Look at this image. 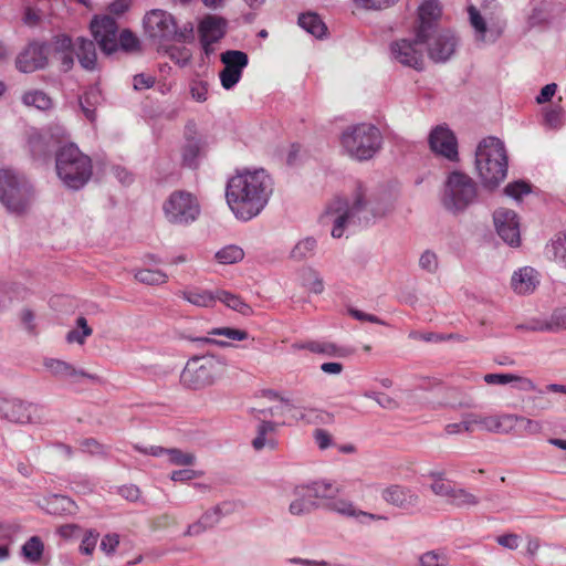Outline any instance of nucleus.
<instances>
[{
	"label": "nucleus",
	"instance_id": "obj_16",
	"mask_svg": "<svg viewBox=\"0 0 566 566\" xmlns=\"http://www.w3.org/2000/svg\"><path fill=\"white\" fill-rule=\"evenodd\" d=\"M429 57L434 62H447L455 52L458 39L451 30H440L424 42Z\"/></svg>",
	"mask_w": 566,
	"mask_h": 566
},
{
	"label": "nucleus",
	"instance_id": "obj_4",
	"mask_svg": "<svg viewBox=\"0 0 566 566\" xmlns=\"http://www.w3.org/2000/svg\"><path fill=\"white\" fill-rule=\"evenodd\" d=\"M55 170L65 187L78 190L93 175L92 159L74 143H67L56 149Z\"/></svg>",
	"mask_w": 566,
	"mask_h": 566
},
{
	"label": "nucleus",
	"instance_id": "obj_34",
	"mask_svg": "<svg viewBox=\"0 0 566 566\" xmlns=\"http://www.w3.org/2000/svg\"><path fill=\"white\" fill-rule=\"evenodd\" d=\"M440 405L451 408H472L473 399L458 388H446Z\"/></svg>",
	"mask_w": 566,
	"mask_h": 566
},
{
	"label": "nucleus",
	"instance_id": "obj_5",
	"mask_svg": "<svg viewBox=\"0 0 566 566\" xmlns=\"http://www.w3.org/2000/svg\"><path fill=\"white\" fill-rule=\"evenodd\" d=\"M90 30L99 50L107 56L117 52L119 48L126 52L138 49L137 36L128 29L118 34V24L111 15L94 17Z\"/></svg>",
	"mask_w": 566,
	"mask_h": 566
},
{
	"label": "nucleus",
	"instance_id": "obj_7",
	"mask_svg": "<svg viewBox=\"0 0 566 566\" xmlns=\"http://www.w3.org/2000/svg\"><path fill=\"white\" fill-rule=\"evenodd\" d=\"M381 134L371 124H358L345 129L340 143L345 151L354 159L368 160L381 147Z\"/></svg>",
	"mask_w": 566,
	"mask_h": 566
},
{
	"label": "nucleus",
	"instance_id": "obj_30",
	"mask_svg": "<svg viewBox=\"0 0 566 566\" xmlns=\"http://www.w3.org/2000/svg\"><path fill=\"white\" fill-rule=\"evenodd\" d=\"M295 500L291 502L289 511L293 515L308 514L318 507L314 501L315 497H310L311 491L306 485H298L294 489Z\"/></svg>",
	"mask_w": 566,
	"mask_h": 566
},
{
	"label": "nucleus",
	"instance_id": "obj_6",
	"mask_svg": "<svg viewBox=\"0 0 566 566\" xmlns=\"http://www.w3.org/2000/svg\"><path fill=\"white\" fill-rule=\"evenodd\" d=\"M34 191L29 180L10 168L0 169V202L12 213H23L33 201Z\"/></svg>",
	"mask_w": 566,
	"mask_h": 566
},
{
	"label": "nucleus",
	"instance_id": "obj_25",
	"mask_svg": "<svg viewBox=\"0 0 566 566\" xmlns=\"http://www.w3.org/2000/svg\"><path fill=\"white\" fill-rule=\"evenodd\" d=\"M95 40L78 36L74 42V54L81 66L86 71H94L97 64Z\"/></svg>",
	"mask_w": 566,
	"mask_h": 566
},
{
	"label": "nucleus",
	"instance_id": "obj_17",
	"mask_svg": "<svg viewBox=\"0 0 566 566\" xmlns=\"http://www.w3.org/2000/svg\"><path fill=\"white\" fill-rule=\"evenodd\" d=\"M493 220L501 239L510 247H518L521 235L517 214L513 210L500 208L494 212Z\"/></svg>",
	"mask_w": 566,
	"mask_h": 566
},
{
	"label": "nucleus",
	"instance_id": "obj_64",
	"mask_svg": "<svg viewBox=\"0 0 566 566\" xmlns=\"http://www.w3.org/2000/svg\"><path fill=\"white\" fill-rule=\"evenodd\" d=\"M133 81H134V88L136 91L148 90V88L153 87L155 84V77L149 74H145V73L136 74L134 76Z\"/></svg>",
	"mask_w": 566,
	"mask_h": 566
},
{
	"label": "nucleus",
	"instance_id": "obj_31",
	"mask_svg": "<svg viewBox=\"0 0 566 566\" xmlns=\"http://www.w3.org/2000/svg\"><path fill=\"white\" fill-rule=\"evenodd\" d=\"M327 509L337 512L344 516L350 517H367L373 521L387 520L386 516L364 512L354 506V504L346 500H334L326 504Z\"/></svg>",
	"mask_w": 566,
	"mask_h": 566
},
{
	"label": "nucleus",
	"instance_id": "obj_29",
	"mask_svg": "<svg viewBox=\"0 0 566 566\" xmlns=\"http://www.w3.org/2000/svg\"><path fill=\"white\" fill-rule=\"evenodd\" d=\"M470 23L475 31V40L482 43H493L500 36V30L489 29L484 18L473 6L469 7Z\"/></svg>",
	"mask_w": 566,
	"mask_h": 566
},
{
	"label": "nucleus",
	"instance_id": "obj_55",
	"mask_svg": "<svg viewBox=\"0 0 566 566\" xmlns=\"http://www.w3.org/2000/svg\"><path fill=\"white\" fill-rule=\"evenodd\" d=\"M552 249L555 260L566 266V231L553 241Z\"/></svg>",
	"mask_w": 566,
	"mask_h": 566
},
{
	"label": "nucleus",
	"instance_id": "obj_52",
	"mask_svg": "<svg viewBox=\"0 0 566 566\" xmlns=\"http://www.w3.org/2000/svg\"><path fill=\"white\" fill-rule=\"evenodd\" d=\"M545 322L549 332L566 329V307L555 310L549 319Z\"/></svg>",
	"mask_w": 566,
	"mask_h": 566
},
{
	"label": "nucleus",
	"instance_id": "obj_32",
	"mask_svg": "<svg viewBox=\"0 0 566 566\" xmlns=\"http://www.w3.org/2000/svg\"><path fill=\"white\" fill-rule=\"evenodd\" d=\"M514 415L489 416L474 420L491 432H509L514 428Z\"/></svg>",
	"mask_w": 566,
	"mask_h": 566
},
{
	"label": "nucleus",
	"instance_id": "obj_63",
	"mask_svg": "<svg viewBox=\"0 0 566 566\" xmlns=\"http://www.w3.org/2000/svg\"><path fill=\"white\" fill-rule=\"evenodd\" d=\"M20 321L28 333H35V314L33 311L30 308H23L20 313Z\"/></svg>",
	"mask_w": 566,
	"mask_h": 566
},
{
	"label": "nucleus",
	"instance_id": "obj_46",
	"mask_svg": "<svg viewBox=\"0 0 566 566\" xmlns=\"http://www.w3.org/2000/svg\"><path fill=\"white\" fill-rule=\"evenodd\" d=\"M307 486L312 493L310 494V497L315 499H334V496L339 492L337 486L326 481H316Z\"/></svg>",
	"mask_w": 566,
	"mask_h": 566
},
{
	"label": "nucleus",
	"instance_id": "obj_51",
	"mask_svg": "<svg viewBox=\"0 0 566 566\" xmlns=\"http://www.w3.org/2000/svg\"><path fill=\"white\" fill-rule=\"evenodd\" d=\"M420 566H446L448 558L443 552L429 551L419 557Z\"/></svg>",
	"mask_w": 566,
	"mask_h": 566
},
{
	"label": "nucleus",
	"instance_id": "obj_11",
	"mask_svg": "<svg viewBox=\"0 0 566 566\" xmlns=\"http://www.w3.org/2000/svg\"><path fill=\"white\" fill-rule=\"evenodd\" d=\"M426 41H418V32L415 31L413 39H398L389 45V56L391 61L403 66L421 71L424 65V55L422 45Z\"/></svg>",
	"mask_w": 566,
	"mask_h": 566
},
{
	"label": "nucleus",
	"instance_id": "obj_27",
	"mask_svg": "<svg viewBox=\"0 0 566 566\" xmlns=\"http://www.w3.org/2000/svg\"><path fill=\"white\" fill-rule=\"evenodd\" d=\"M279 423L261 420L256 427V436L252 440L251 444L255 451H261L264 448H269L270 450H274L277 447V441L274 438V434L277 430Z\"/></svg>",
	"mask_w": 566,
	"mask_h": 566
},
{
	"label": "nucleus",
	"instance_id": "obj_15",
	"mask_svg": "<svg viewBox=\"0 0 566 566\" xmlns=\"http://www.w3.org/2000/svg\"><path fill=\"white\" fill-rule=\"evenodd\" d=\"M430 149L450 161L459 160L458 140L454 133L447 125L436 126L429 134Z\"/></svg>",
	"mask_w": 566,
	"mask_h": 566
},
{
	"label": "nucleus",
	"instance_id": "obj_60",
	"mask_svg": "<svg viewBox=\"0 0 566 566\" xmlns=\"http://www.w3.org/2000/svg\"><path fill=\"white\" fill-rule=\"evenodd\" d=\"M169 56L180 66L187 65L191 60V53L187 48L172 46L168 51Z\"/></svg>",
	"mask_w": 566,
	"mask_h": 566
},
{
	"label": "nucleus",
	"instance_id": "obj_45",
	"mask_svg": "<svg viewBox=\"0 0 566 566\" xmlns=\"http://www.w3.org/2000/svg\"><path fill=\"white\" fill-rule=\"evenodd\" d=\"M135 279L147 285H160L167 282L168 275L160 270L143 269L135 273Z\"/></svg>",
	"mask_w": 566,
	"mask_h": 566
},
{
	"label": "nucleus",
	"instance_id": "obj_22",
	"mask_svg": "<svg viewBox=\"0 0 566 566\" xmlns=\"http://www.w3.org/2000/svg\"><path fill=\"white\" fill-rule=\"evenodd\" d=\"M43 366L51 373L52 376L60 379H74L77 377H84L94 381H98L99 377L94 374H88L83 369H76L72 364L55 359V358H45L43 361Z\"/></svg>",
	"mask_w": 566,
	"mask_h": 566
},
{
	"label": "nucleus",
	"instance_id": "obj_40",
	"mask_svg": "<svg viewBox=\"0 0 566 566\" xmlns=\"http://www.w3.org/2000/svg\"><path fill=\"white\" fill-rule=\"evenodd\" d=\"M479 499L465 489L454 488L448 503L458 509H469L479 504Z\"/></svg>",
	"mask_w": 566,
	"mask_h": 566
},
{
	"label": "nucleus",
	"instance_id": "obj_61",
	"mask_svg": "<svg viewBox=\"0 0 566 566\" xmlns=\"http://www.w3.org/2000/svg\"><path fill=\"white\" fill-rule=\"evenodd\" d=\"M97 538H98L97 532L92 531V530L87 531L81 542V545H80L81 553H83L85 555H91L93 553V551L95 549Z\"/></svg>",
	"mask_w": 566,
	"mask_h": 566
},
{
	"label": "nucleus",
	"instance_id": "obj_37",
	"mask_svg": "<svg viewBox=\"0 0 566 566\" xmlns=\"http://www.w3.org/2000/svg\"><path fill=\"white\" fill-rule=\"evenodd\" d=\"M313 353L325 354L327 356L347 357L354 354V349L347 347H337L333 343L310 342L302 346Z\"/></svg>",
	"mask_w": 566,
	"mask_h": 566
},
{
	"label": "nucleus",
	"instance_id": "obj_10",
	"mask_svg": "<svg viewBox=\"0 0 566 566\" xmlns=\"http://www.w3.org/2000/svg\"><path fill=\"white\" fill-rule=\"evenodd\" d=\"M163 210L168 222L186 226L193 222L200 214V206L190 192L174 191L164 202Z\"/></svg>",
	"mask_w": 566,
	"mask_h": 566
},
{
	"label": "nucleus",
	"instance_id": "obj_41",
	"mask_svg": "<svg viewBox=\"0 0 566 566\" xmlns=\"http://www.w3.org/2000/svg\"><path fill=\"white\" fill-rule=\"evenodd\" d=\"M201 151V142L196 138H188L182 150L184 165L189 168H196L198 165V157Z\"/></svg>",
	"mask_w": 566,
	"mask_h": 566
},
{
	"label": "nucleus",
	"instance_id": "obj_23",
	"mask_svg": "<svg viewBox=\"0 0 566 566\" xmlns=\"http://www.w3.org/2000/svg\"><path fill=\"white\" fill-rule=\"evenodd\" d=\"M32 405H28L19 399L1 398L0 418L11 422L27 423L31 420Z\"/></svg>",
	"mask_w": 566,
	"mask_h": 566
},
{
	"label": "nucleus",
	"instance_id": "obj_49",
	"mask_svg": "<svg viewBox=\"0 0 566 566\" xmlns=\"http://www.w3.org/2000/svg\"><path fill=\"white\" fill-rule=\"evenodd\" d=\"M76 325L82 331L72 329L66 334V340L67 343H78L84 344L85 338L91 336L93 333V329L88 326L87 321L84 316H80L76 319Z\"/></svg>",
	"mask_w": 566,
	"mask_h": 566
},
{
	"label": "nucleus",
	"instance_id": "obj_35",
	"mask_svg": "<svg viewBox=\"0 0 566 566\" xmlns=\"http://www.w3.org/2000/svg\"><path fill=\"white\" fill-rule=\"evenodd\" d=\"M484 381L489 385H506L512 381H518L520 388L523 390H534L535 384L528 379L513 374H486L483 377Z\"/></svg>",
	"mask_w": 566,
	"mask_h": 566
},
{
	"label": "nucleus",
	"instance_id": "obj_20",
	"mask_svg": "<svg viewBox=\"0 0 566 566\" xmlns=\"http://www.w3.org/2000/svg\"><path fill=\"white\" fill-rule=\"evenodd\" d=\"M440 17V8L437 0H424L419 7L418 41H429L437 33V20Z\"/></svg>",
	"mask_w": 566,
	"mask_h": 566
},
{
	"label": "nucleus",
	"instance_id": "obj_18",
	"mask_svg": "<svg viewBox=\"0 0 566 566\" xmlns=\"http://www.w3.org/2000/svg\"><path fill=\"white\" fill-rule=\"evenodd\" d=\"M380 495L387 504L405 512H410L420 502L419 495L412 489L400 484L384 488Z\"/></svg>",
	"mask_w": 566,
	"mask_h": 566
},
{
	"label": "nucleus",
	"instance_id": "obj_3",
	"mask_svg": "<svg viewBox=\"0 0 566 566\" xmlns=\"http://www.w3.org/2000/svg\"><path fill=\"white\" fill-rule=\"evenodd\" d=\"M474 164L482 186L489 190L497 188L507 175L504 143L493 136L483 138L476 147Z\"/></svg>",
	"mask_w": 566,
	"mask_h": 566
},
{
	"label": "nucleus",
	"instance_id": "obj_58",
	"mask_svg": "<svg viewBox=\"0 0 566 566\" xmlns=\"http://www.w3.org/2000/svg\"><path fill=\"white\" fill-rule=\"evenodd\" d=\"M419 265L422 270L434 273L438 269L437 254L430 250H426L419 259Z\"/></svg>",
	"mask_w": 566,
	"mask_h": 566
},
{
	"label": "nucleus",
	"instance_id": "obj_50",
	"mask_svg": "<svg viewBox=\"0 0 566 566\" xmlns=\"http://www.w3.org/2000/svg\"><path fill=\"white\" fill-rule=\"evenodd\" d=\"M166 455H168V461L175 465L187 467V465H193L196 462L195 454L189 453V452H184L177 448L167 449Z\"/></svg>",
	"mask_w": 566,
	"mask_h": 566
},
{
	"label": "nucleus",
	"instance_id": "obj_13",
	"mask_svg": "<svg viewBox=\"0 0 566 566\" xmlns=\"http://www.w3.org/2000/svg\"><path fill=\"white\" fill-rule=\"evenodd\" d=\"M48 64L49 45L45 42H30L15 59V66L22 73L43 70Z\"/></svg>",
	"mask_w": 566,
	"mask_h": 566
},
{
	"label": "nucleus",
	"instance_id": "obj_9",
	"mask_svg": "<svg viewBox=\"0 0 566 566\" xmlns=\"http://www.w3.org/2000/svg\"><path fill=\"white\" fill-rule=\"evenodd\" d=\"M224 366V360L213 355L193 356L182 369L180 381L189 389L206 388L216 381Z\"/></svg>",
	"mask_w": 566,
	"mask_h": 566
},
{
	"label": "nucleus",
	"instance_id": "obj_59",
	"mask_svg": "<svg viewBox=\"0 0 566 566\" xmlns=\"http://www.w3.org/2000/svg\"><path fill=\"white\" fill-rule=\"evenodd\" d=\"M514 427L516 424H520L524 431L531 434L539 433L543 429V426L541 422L522 417V416H515L514 415Z\"/></svg>",
	"mask_w": 566,
	"mask_h": 566
},
{
	"label": "nucleus",
	"instance_id": "obj_36",
	"mask_svg": "<svg viewBox=\"0 0 566 566\" xmlns=\"http://www.w3.org/2000/svg\"><path fill=\"white\" fill-rule=\"evenodd\" d=\"M298 25L315 38H322L327 30L322 19L313 12L300 14Z\"/></svg>",
	"mask_w": 566,
	"mask_h": 566
},
{
	"label": "nucleus",
	"instance_id": "obj_43",
	"mask_svg": "<svg viewBox=\"0 0 566 566\" xmlns=\"http://www.w3.org/2000/svg\"><path fill=\"white\" fill-rule=\"evenodd\" d=\"M244 258V251L234 244L227 245L216 253V259L221 264H233Z\"/></svg>",
	"mask_w": 566,
	"mask_h": 566
},
{
	"label": "nucleus",
	"instance_id": "obj_62",
	"mask_svg": "<svg viewBox=\"0 0 566 566\" xmlns=\"http://www.w3.org/2000/svg\"><path fill=\"white\" fill-rule=\"evenodd\" d=\"M545 123L547 126H549L551 128H558L562 126L563 124V109L562 107H556V108H552V109H548L546 113H545Z\"/></svg>",
	"mask_w": 566,
	"mask_h": 566
},
{
	"label": "nucleus",
	"instance_id": "obj_8",
	"mask_svg": "<svg viewBox=\"0 0 566 566\" xmlns=\"http://www.w3.org/2000/svg\"><path fill=\"white\" fill-rule=\"evenodd\" d=\"M476 199L478 185L469 175L458 170L448 175L441 199L448 211L452 213L463 212Z\"/></svg>",
	"mask_w": 566,
	"mask_h": 566
},
{
	"label": "nucleus",
	"instance_id": "obj_21",
	"mask_svg": "<svg viewBox=\"0 0 566 566\" xmlns=\"http://www.w3.org/2000/svg\"><path fill=\"white\" fill-rule=\"evenodd\" d=\"M28 145L32 157L36 160H46L53 151L62 146L51 134L33 130L29 135Z\"/></svg>",
	"mask_w": 566,
	"mask_h": 566
},
{
	"label": "nucleus",
	"instance_id": "obj_28",
	"mask_svg": "<svg viewBox=\"0 0 566 566\" xmlns=\"http://www.w3.org/2000/svg\"><path fill=\"white\" fill-rule=\"evenodd\" d=\"M538 284V273L531 266H524L514 272L511 279L512 289L517 294L532 293Z\"/></svg>",
	"mask_w": 566,
	"mask_h": 566
},
{
	"label": "nucleus",
	"instance_id": "obj_24",
	"mask_svg": "<svg viewBox=\"0 0 566 566\" xmlns=\"http://www.w3.org/2000/svg\"><path fill=\"white\" fill-rule=\"evenodd\" d=\"M200 41H220L227 32V20L218 15H207L198 27Z\"/></svg>",
	"mask_w": 566,
	"mask_h": 566
},
{
	"label": "nucleus",
	"instance_id": "obj_2",
	"mask_svg": "<svg viewBox=\"0 0 566 566\" xmlns=\"http://www.w3.org/2000/svg\"><path fill=\"white\" fill-rule=\"evenodd\" d=\"M386 210L374 205L368 198L367 190L361 184H357L349 201L346 198L337 197L332 200L325 210V222L333 223L332 237L342 238L348 224L368 222L370 218L385 216Z\"/></svg>",
	"mask_w": 566,
	"mask_h": 566
},
{
	"label": "nucleus",
	"instance_id": "obj_12",
	"mask_svg": "<svg viewBox=\"0 0 566 566\" xmlns=\"http://www.w3.org/2000/svg\"><path fill=\"white\" fill-rule=\"evenodd\" d=\"M145 32L158 41H170L176 36V20L165 10L154 9L144 18Z\"/></svg>",
	"mask_w": 566,
	"mask_h": 566
},
{
	"label": "nucleus",
	"instance_id": "obj_48",
	"mask_svg": "<svg viewBox=\"0 0 566 566\" xmlns=\"http://www.w3.org/2000/svg\"><path fill=\"white\" fill-rule=\"evenodd\" d=\"M43 549L44 546L40 537L32 536L22 546V554L30 562H38L42 557Z\"/></svg>",
	"mask_w": 566,
	"mask_h": 566
},
{
	"label": "nucleus",
	"instance_id": "obj_38",
	"mask_svg": "<svg viewBox=\"0 0 566 566\" xmlns=\"http://www.w3.org/2000/svg\"><path fill=\"white\" fill-rule=\"evenodd\" d=\"M216 297L218 301L222 302L228 307L239 312L244 316H249L253 313L252 307L245 302H243L241 297L235 294H232L223 290H218L216 292Z\"/></svg>",
	"mask_w": 566,
	"mask_h": 566
},
{
	"label": "nucleus",
	"instance_id": "obj_54",
	"mask_svg": "<svg viewBox=\"0 0 566 566\" xmlns=\"http://www.w3.org/2000/svg\"><path fill=\"white\" fill-rule=\"evenodd\" d=\"M304 281H305V284L308 286V289L312 292H314L316 294H319L323 292V290H324L323 280L314 269L308 268L305 270Z\"/></svg>",
	"mask_w": 566,
	"mask_h": 566
},
{
	"label": "nucleus",
	"instance_id": "obj_47",
	"mask_svg": "<svg viewBox=\"0 0 566 566\" xmlns=\"http://www.w3.org/2000/svg\"><path fill=\"white\" fill-rule=\"evenodd\" d=\"M182 297L189 303L202 307H208L217 301L216 294L209 291H188L182 293Z\"/></svg>",
	"mask_w": 566,
	"mask_h": 566
},
{
	"label": "nucleus",
	"instance_id": "obj_42",
	"mask_svg": "<svg viewBox=\"0 0 566 566\" xmlns=\"http://www.w3.org/2000/svg\"><path fill=\"white\" fill-rule=\"evenodd\" d=\"M316 240L312 237L298 241L291 251V258L295 261H302L314 255Z\"/></svg>",
	"mask_w": 566,
	"mask_h": 566
},
{
	"label": "nucleus",
	"instance_id": "obj_56",
	"mask_svg": "<svg viewBox=\"0 0 566 566\" xmlns=\"http://www.w3.org/2000/svg\"><path fill=\"white\" fill-rule=\"evenodd\" d=\"M208 334L213 336H226L230 339L235 340H244L249 336L245 331L235 329L231 327L212 328Z\"/></svg>",
	"mask_w": 566,
	"mask_h": 566
},
{
	"label": "nucleus",
	"instance_id": "obj_33",
	"mask_svg": "<svg viewBox=\"0 0 566 566\" xmlns=\"http://www.w3.org/2000/svg\"><path fill=\"white\" fill-rule=\"evenodd\" d=\"M76 510L75 502L65 495H53L46 505L48 513L59 516L73 515Z\"/></svg>",
	"mask_w": 566,
	"mask_h": 566
},
{
	"label": "nucleus",
	"instance_id": "obj_1",
	"mask_svg": "<svg viewBox=\"0 0 566 566\" xmlns=\"http://www.w3.org/2000/svg\"><path fill=\"white\" fill-rule=\"evenodd\" d=\"M272 191V179L264 169L245 170L228 180L226 199L237 219L249 221L265 208Z\"/></svg>",
	"mask_w": 566,
	"mask_h": 566
},
{
	"label": "nucleus",
	"instance_id": "obj_19",
	"mask_svg": "<svg viewBox=\"0 0 566 566\" xmlns=\"http://www.w3.org/2000/svg\"><path fill=\"white\" fill-rule=\"evenodd\" d=\"M235 504L233 502H222L212 509L206 511L200 518L190 524L186 531V535L197 536L214 527L223 516L230 515L234 512Z\"/></svg>",
	"mask_w": 566,
	"mask_h": 566
},
{
	"label": "nucleus",
	"instance_id": "obj_14",
	"mask_svg": "<svg viewBox=\"0 0 566 566\" xmlns=\"http://www.w3.org/2000/svg\"><path fill=\"white\" fill-rule=\"evenodd\" d=\"M220 59L224 64V69L219 74L221 85L224 90H231L240 81L242 72L249 63L248 54L238 50H229L223 52Z\"/></svg>",
	"mask_w": 566,
	"mask_h": 566
},
{
	"label": "nucleus",
	"instance_id": "obj_57",
	"mask_svg": "<svg viewBox=\"0 0 566 566\" xmlns=\"http://www.w3.org/2000/svg\"><path fill=\"white\" fill-rule=\"evenodd\" d=\"M454 488L455 486L451 483V481L447 479L430 484V490L432 493L437 496L446 497L447 501L451 496Z\"/></svg>",
	"mask_w": 566,
	"mask_h": 566
},
{
	"label": "nucleus",
	"instance_id": "obj_39",
	"mask_svg": "<svg viewBox=\"0 0 566 566\" xmlns=\"http://www.w3.org/2000/svg\"><path fill=\"white\" fill-rule=\"evenodd\" d=\"M101 101V93L91 88L86 91L81 97H80V106L82 112L84 113L85 117L91 122L94 123L96 119V105Z\"/></svg>",
	"mask_w": 566,
	"mask_h": 566
},
{
	"label": "nucleus",
	"instance_id": "obj_53",
	"mask_svg": "<svg viewBox=\"0 0 566 566\" xmlns=\"http://www.w3.org/2000/svg\"><path fill=\"white\" fill-rule=\"evenodd\" d=\"M504 192L506 196L512 197L515 200H518L522 195H527L531 192V185L524 180H518L506 185L504 188Z\"/></svg>",
	"mask_w": 566,
	"mask_h": 566
},
{
	"label": "nucleus",
	"instance_id": "obj_26",
	"mask_svg": "<svg viewBox=\"0 0 566 566\" xmlns=\"http://www.w3.org/2000/svg\"><path fill=\"white\" fill-rule=\"evenodd\" d=\"M51 45L55 55L61 60L62 69L69 72L74 66V42L67 34L54 35Z\"/></svg>",
	"mask_w": 566,
	"mask_h": 566
},
{
	"label": "nucleus",
	"instance_id": "obj_44",
	"mask_svg": "<svg viewBox=\"0 0 566 566\" xmlns=\"http://www.w3.org/2000/svg\"><path fill=\"white\" fill-rule=\"evenodd\" d=\"M22 101L28 106H34L38 109L46 111L52 106V99L43 91L27 92Z\"/></svg>",
	"mask_w": 566,
	"mask_h": 566
}]
</instances>
